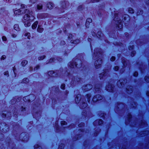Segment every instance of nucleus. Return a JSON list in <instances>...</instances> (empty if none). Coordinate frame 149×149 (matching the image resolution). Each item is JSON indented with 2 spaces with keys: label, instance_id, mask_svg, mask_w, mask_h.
Segmentation results:
<instances>
[{
  "label": "nucleus",
  "instance_id": "obj_1",
  "mask_svg": "<svg viewBox=\"0 0 149 149\" xmlns=\"http://www.w3.org/2000/svg\"><path fill=\"white\" fill-rule=\"evenodd\" d=\"M27 6L24 4L21 5V8L22 11H23L25 14L23 18L24 20V23L26 27L29 26L31 24V22L35 19L34 16L33 15V13L32 11L26 8Z\"/></svg>",
  "mask_w": 149,
  "mask_h": 149
},
{
  "label": "nucleus",
  "instance_id": "obj_2",
  "mask_svg": "<svg viewBox=\"0 0 149 149\" xmlns=\"http://www.w3.org/2000/svg\"><path fill=\"white\" fill-rule=\"evenodd\" d=\"M32 114L33 118L38 121L41 116L42 110L40 109L41 104L39 100H36L32 103Z\"/></svg>",
  "mask_w": 149,
  "mask_h": 149
},
{
  "label": "nucleus",
  "instance_id": "obj_3",
  "mask_svg": "<svg viewBox=\"0 0 149 149\" xmlns=\"http://www.w3.org/2000/svg\"><path fill=\"white\" fill-rule=\"evenodd\" d=\"M102 50L100 48L96 47L94 49L93 59L94 60H95L94 63V65L96 69L99 68L101 66L102 60L100 58V55L102 54Z\"/></svg>",
  "mask_w": 149,
  "mask_h": 149
},
{
  "label": "nucleus",
  "instance_id": "obj_4",
  "mask_svg": "<svg viewBox=\"0 0 149 149\" xmlns=\"http://www.w3.org/2000/svg\"><path fill=\"white\" fill-rule=\"evenodd\" d=\"M10 130L9 125L5 122H2L0 123V141H3L4 139V134H6Z\"/></svg>",
  "mask_w": 149,
  "mask_h": 149
},
{
  "label": "nucleus",
  "instance_id": "obj_5",
  "mask_svg": "<svg viewBox=\"0 0 149 149\" xmlns=\"http://www.w3.org/2000/svg\"><path fill=\"white\" fill-rule=\"evenodd\" d=\"M79 60L80 62L78 65V67L77 66V63L74 61H70L68 64V66L72 69H74L75 67L77 70H81V69L83 66V64L81 59L78 58L77 60Z\"/></svg>",
  "mask_w": 149,
  "mask_h": 149
},
{
  "label": "nucleus",
  "instance_id": "obj_6",
  "mask_svg": "<svg viewBox=\"0 0 149 149\" xmlns=\"http://www.w3.org/2000/svg\"><path fill=\"white\" fill-rule=\"evenodd\" d=\"M69 3L64 0L61 1L60 2L61 7L59 8L56 7L55 8L56 10H57L59 13H63L65 10L66 9L67 7L69 6Z\"/></svg>",
  "mask_w": 149,
  "mask_h": 149
},
{
  "label": "nucleus",
  "instance_id": "obj_7",
  "mask_svg": "<svg viewBox=\"0 0 149 149\" xmlns=\"http://www.w3.org/2000/svg\"><path fill=\"white\" fill-rule=\"evenodd\" d=\"M119 17L118 13H115L114 14L113 20L117 21V23L116 24V28L119 31H121L123 28L122 21L120 20H118Z\"/></svg>",
  "mask_w": 149,
  "mask_h": 149
},
{
  "label": "nucleus",
  "instance_id": "obj_8",
  "mask_svg": "<svg viewBox=\"0 0 149 149\" xmlns=\"http://www.w3.org/2000/svg\"><path fill=\"white\" fill-rule=\"evenodd\" d=\"M81 80V78L79 77L77 75L73 76L71 78V80L70 82V87L73 88L78 84H79Z\"/></svg>",
  "mask_w": 149,
  "mask_h": 149
},
{
  "label": "nucleus",
  "instance_id": "obj_9",
  "mask_svg": "<svg viewBox=\"0 0 149 149\" xmlns=\"http://www.w3.org/2000/svg\"><path fill=\"white\" fill-rule=\"evenodd\" d=\"M11 124L13 129V131H12V135L16 137L17 134V130L19 128L20 125L17 123L14 122H12Z\"/></svg>",
  "mask_w": 149,
  "mask_h": 149
},
{
  "label": "nucleus",
  "instance_id": "obj_10",
  "mask_svg": "<svg viewBox=\"0 0 149 149\" xmlns=\"http://www.w3.org/2000/svg\"><path fill=\"white\" fill-rule=\"evenodd\" d=\"M19 139L23 142H27L29 140V136L26 132H22L19 135Z\"/></svg>",
  "mask_w": 149,
  "mask_h": 149
},
{
  "label": "nucleus",
  "instance_id": "obj_11",
  "mask_svg": "<svg viewBox=\"0 0 149 149\" xmlns=\"http://www.w3.org/2000/svg\"><path fill=\"white\" fill-rule=\"evenodd\" d=\"M115 86L112 83L109 82L105 86V90L109 92L113 93L114 92Z\"/></svg>",
  "mask_w": 149,
  "mask_h": 149
},
{
  "label": "nucleus",
  "instance_id": "obj_12",
  "mask_svg": "<svg viewBox=\"0 0 149 149\" xmlns=\"http://www.w3.org/2000/svg\"><path fill=\"white\" fill-rule=\"evenodd\" d=\"M35 98L36 97L34 95H31L24 97L23 98V100L25 102L30 103L34 101Z\"/></svg>",
  "mask_w": 149,
  "mask_h": 149
},
{
  "label": "nucleus",
  "instance_id": "obj_13",
  "mask_svg": "<svg viewBox=\"0 0 149 149\" xmlns=\"http://www.w3.org/2000/svg\"><path fill=\"white\" fill-rule=\"evenodd\" d=\"M16 96L14 97L10 100V103L11 105H14L15 104H17L19 102H20L22 99V97H19L17 98Z\"/></svg>",
  "mask_w": 149,
  "mask_h": 149
},
{
  "label": "nucleus",
  "instance_id": "obj_14",
  "mask_svg": "<svg viewBox=\"0 0 149 149\" xmlns=\"http://www.w3.org/2000/svg\"><path fill=\"white\" fill-rule=\"evenodd\" d=\"M123 22L125 26H127L130 23V18L129 16L127 14L124 15L122 17Z\"/></svg>",
  "mask_w": 149,
  "mask_h": 149
},
{
  "label": "nucleus",
  "instance_id": "obj_15",
  "mask_svg": "<svg viewBox=\"0 0 149 149\" xmlns=\"http://www.w3.org/2000/svg\"><path fill=\"white\" fill-rule=\"evenodd\" d=\"M103 98L102 95L100 94H97L93 96L92 99V101L93 103H96L102 100Z\"/></svg>",
  "mask_w": 149,
  "mask_h": 149
},
{
  "label": "nucleus",
  "instance_id": "obj_16",
  "mask_svg": "<svg viewBox=\"0 0 149 149\" xmlns=\"http://www.w3.org/2000/svg\"><path fill=\"white\" fill-rule=\"evenodd\" d=\"M83 90L85 92L90 90L92 88L93 86L91 84H87L83 86Z\"/></svg>",
  "mask_w": 149,
  "mask_h": 149
},
{
  "label": "nucleus",
  "instance_id": "obj_17",
  "mask_svg": "<svg viewBox=\"0 0 149 149\" xmlns=\"http://www.w3.org/2000/svg\"><path fill=\"white\" fill-rule=\"evenodd\" d=\"M117 105L116 106L117 109L118 110H120L122 109L123 107L125 106V104L121 102H117Z\"/></svg>",
  "mask_w": 149,
  "mask_h": 149
},
{
  "label": "nucleus",
  "instance_id": "obj_18",
  "mask_svg": "<svg viewBox=\"0 0 149 149\" xmlns=\"http://www.w3.org/2000/svg\"><path fill=\"white\" fill-rule=\"evenodd\" d=\"M101 84L100 83H96L94 86V89L95 91L97 92H99L101 90Z\"/></svg>",
  "mask_w": 149,
  "mask_h": 149
},
{
  "label": "nucleus",
  "instance_id": "obj_19",
  "mask_svg": "<svg viewBox=\"0 0 149 149\" xmlns=\"http://www.w3.org/2000/svg\"><path fill=\"white\" fill-rule=\"evenodd\" d=\"M33 127L34 124L33 121H31L28 122L26 126L27 129L29 131L31 130Z\"/></svg>",
  "mask_w": 149,
  "mask_h": 149
},
{
  "label": "nucleus",
  "instance_id": "obj_20",
  "mask_svg": "<svg viewBox=\"0 0 149 149\" xmlns=\"http://www.w3.org/2000/svg\"><path fill=\"white\" fill-rule=\"evenodd\" d=\"M81 95L80 94H78L76 95L75 97V102L77 104H78L81 100Z\"/></svg>",
  "mask_w": 149,
  "mask_h": 149
},
{
  "label": "nucleus",
  "instance_id": "obj_21",
  "mask_svg": "<svg viewBox=\"0 0 149 149\" xmlns=\"http://www.w3.org/2000/svg\"><path fill=\"white\" fill-rule=\"evenodd\" d=\"M87 104L86 102L82 101V102L80 103L79 107L81 109L83 110L87 107Z\"/></svg>",
  "mask_w": 149,
  "mask_h": 149
},
{
  "label": "nucleus",
  "instance_id": "obj_22",
  "mask_svg": "<svg viewBox=\"0 0 149 149\" xmlns=\"http://www.w3.org/2000/svg\"><path fill=\"white\" fill-rule=\"evenodd\" d=\"M126 91L128 94H130L133 91V88L132 86L130 85L128 86V88H126Z\"/></svg>",
  "mask_w": 149,
  "mask_h": 149
},
{
  "label": "nucleus",
  "instance_id": "obj_23",
  "mask_svg": "<svg viewBox=\"0 0 149 149\" xmlns=\"http://www.w3.org/2000/svg\"><path fill=\"white\" fill-rule=\"evenodd\" d=\"M92 19L91 18H88L86 19L85 24V27L86 28H89L90 24L92 22Z\"/></svg>",
  "mask_w": 149,
  "mask_h": 149
},
{
  "label": "nucleus",
  "instance_id": "obj_24",
  "mask_svg": "<svg viewBox=\"0 0 149 149\" xmlns=\"http://www.w3.org/2000/svg\"><path fill=\"white\" fill-rule=\"evenodd\" d=\"M54 4L51 2H47L46 4V7L47 8L50 10L52 9L54 7Z\"/></svg>",
  "mask_w": 149,
  "mask_h": 149
},
{
  "label": "nucleus",
  "instance_id": "obj_25",
  "mask_svg": "<svg viewBox=\"0 0 149 149\" xmlns=\"http://www.w3.org/2000/svg\"><path fill=\"white\" fill-rule=\"evenodd\" d=\"M70 42L75 46L78 44L80 42V40L79 39H77L74 40H71L70 41Z\"/></svg>",
  "mask_w": 149,
  "mask_h": 149
},
{
  "label": "nucleus",
  "instance_id": "obj_26",
  "mask_svg": "<svg viewBox=\"0 0 149 149\" xmlns=\"http://www.w3.org/2000/svg\"><path fill=\"white\" fill-rule=\"evenodd\" d=\"M96 36L99 39L101 40L102 39L104 34L101 31H97L96 34Z\"/></svg>",
  "mask_w": 149,
  "mask_h": 149
},
{
  "label": "nucleus",
  "instance_id": "obj_27",
  "mask_svg": "<svg viewBox=\"0 0 149 149\" xmlns=\"http://www.w3.org/2000/svg\"><path fill=\"white\" fill-rule=\"evenodd\" d=\"M13 10L14 12V14L15 16H18L21 14L22 10H21L20 8L16 10L13 9Z\"/></svg>",
  "mask_w": 149,
  "mask_h": 149
},
{
  "label": "nucleus",
  "instance_id": "obj_28",
  "mask_svg": "<svg viewBox=\"0 0 149 149\" xmlns=\"http://www.w3.org/2000/svg\"><path fill=\"white\" fill-rule=\"evenodd\" d=\"M13 116L14 119H17L19 113L17 110H13Z\"/></svg>",
  "mask_w": 149,
  "mask_h": 149
},
{
  "label": "nucleus",
  "instance_id": "obj_29",
  "mask_svg": "<svg viewBox=\"0 0 149 149\" xmlns=\"http://www.w3.org/2000/svg\"><path fill=\"white\" fill-rule=\"evenodd\" d=\"M101 112V111H100V112L98 113V116L100 118L104 119L105 118V116H107V113L105 112L102 113Z\"/></svg>",
  "mask_w": 149,
  "mask_h": 149
},
{
  "label": "nucleus",
  "instance_id": "obj_30",
  "mask_svg": "<svg viewBox=\"0 0 149 149\" xmlns=\"http://www.w3.org/2000/svg\"><path fill=\"white\" fill-rule=\"evenodd\" d=\"M7 117L6 119L10 120L11 119L12 117V114L11 112L9 111H8L7 112Z\"/></svg>",
  "mask_w": 149,
  "mask_h": 149
},
{
  "label": "nucleus",
  "instance_id": "obj_31",
  "mask_svg": "<svg viewBox=\"0 0 149 149\" xmlns=\"http://www.w3.org/2000/svg\"><path fill=\"white\" fill-rule=\"evenodd\" d=\"M81 134H77L75 136L73 137V139L74 141H77L81 139Z\"/></svg>",
  "mask_w": 149,
  "mask_h": 149
},
{
  "label": "nucleus",
  "instance_id": "obj_32",
  "mask_svg": "<svg viewBox=\"0 0 149 149\" xmlns=\"http://www.w3.org/2000/svg\"><path fill=\"white\" fill-rule=\"evenodd\" d=\"M127 118V121L129 123L130 122L132 121V116L131 113L130 112L128 113Z\"/></svg>",
  "mask_w": 149,
  "mask_h": 149
},
{
  "label": "nucleus",
  "instance_id": "obj_33",
  "mask_svg": "<svg viewBox=\"0 0 149 149\" xmlns=\"http://www.w3.org/2000/svg\"><path fill=\"white\" fill-rule=\"evenodd\" d=\"M20 112L22 113H24L26 111V107L23 106L20 107L19 109Z\"/></svg>",
  "mask_w": 149,
  "mask_h": 149
},
{
  "label": "nucleus",
  "instance_id": "obj_34",
  "mask_svg": "<svg viewBox=\"0 0 149 149\" xmlns=\"http://www.w3.org/2000/svg\"><path fill=\"white\" fill-rule=\"evenodd\" d=\"M113 44L115 46H116L119 47H121L123 45V43L122 42H113Z\"/></svg>",
  "mask_w": 149,
  "mask_h": 149
},
{
  "label": "nucleus",
  "instance_id": "obj_35",
  "mask_svg": "<svg viewBox=\"0 0 149 149\" xmlns=\"http://www.w3.org/2000/svg\"><path fill=\"white\" fill-rule=\"evenodd\" d=\"M121 62L124 67H126L127 65L126 60L125 58H121Z\"/></svg>",
  "mask_w": 149,
  "mask_h": 149
},
{
  "label": "nucleus",
  "instance_id": "obj_36",
  "mask_svg": "<svg viewBox=\"0 0 149 149\" xmlns=\"http://www.w3.org/2000/svg\"><path fill=\"white\" fill-rule=\"evenodd\" d=\"M37 31L39 33H42L44 31V29L42 27H41L40 25H38Z\"/></svg>",
  "mask_w": 149,
  "mask_h": 149
},
{
  "label": "nucleus",
  "instance_id": "obj_37",
  "mask_svg": "<svg viewBox=\"0 0 149 149\" xmlns=\"http://www.w3.org/2000/svg\"><path fill=\"white\" fill-rule=\"evenodd\" d=\"M54 128L57 132H59L61 131L60 128L57 123H55Z\"/></svg>",
  "mask_w": 149,
  "mask_h": 149
},
{
  "label": "nucleus",
  "instance_id": "obj_38",
  "mask_svg": "<svg viewBox=\"0 0 149 149\" xmlns=\"http://www.w3.org/2000/svg\"><path fill=\"white\" fill-rule=\"evenodd\" d=\"M47 14L44 13H42L40 14L37 15L38 17H39L40 18L43 19L45 18V17H46Z\"/></svg>",
  "mask_w": 149,
  "mask_h": 149
},
{
  "label": "nucleus",
  "instance_id": "obj_39",
  "mask_svg": "<svg viewBox=\"0 0 149 149\" xmlns=\"http://www.w3.org/2000/svg\"><path fill=\"white\" fill-rule=\"evenodd\" d=\"M29 79L28 78H24L23 79L21 83L25 84H28L29 83Z\"/></svg>",
  "mask_w": 149,
  "mask_h": 149
},
{
  "label": "nucleus",
  "instance_id": "obj_40",
  "mask_svg": "<svg viewBox=\"0 0 149 149\" xmlns=\"http://www.w3.org/2000/svg\"><path fill=\"white\" fill-rule=\"evenodd\" d=\"M38 24V22L37 21L35 22L32 24L31 26L32 28L33 29H36Z\"/></svg>",
  "mask_w": 149,
  "mask_h": 149
},
{
  "label": "nucleus",
  "instance_id": "obj_41",
  "mask_svg": "<svg viewBox=\"0 0 149 149\" xmlns=\"http://www.w3.org/2000/svg\"><path fill=\"white\" fill-rule=\"evenodd\" d=\"M86 96L87 99V101L88 103H90L91 97V94L90 93H88L86 94Z\"/></svg>",
  "mask_w": 149,
  "mask_h": 149
},
{
  "label": "nucleus",
  "instance_id": "obj_42",
  "mask_svg": "<svg viewBox=\"0 0 149 149\" xmlns=\"http://www.w3.org/2000/svg\"><path fill=\"white\" fill-rule=\"evenodd\" d=\"M14 29L17 31H19L20 30V29L19 27V25L17 24H15L13 26Z\"/></svg>",
  "mask_w": 149,
  "mask_h": 149
},
{
  "label": "nucleus",
  "instance_id": "obj_43",
  "mask_svg": "<svg viewBox=\"0 0 149 149\" xmlns=\"http://www.w3.org/2000/svg\"><path fill=\"white\" fill-rule=\"evenodd\" d=\"M88 42H89V45H90V49H91V52H92L93 51V47H92V44L91 43V41H92V39L91 38H88Z\"/></svg>",
  "mask_w": 149,
  "mask_h": 149
},
{
  "label": "nucleus",
  "instance_id": "obj_44",
  "mask_svg": "<svg viewBox=\"0 0 149 149\" xmlns=\"http://www.w3.org/2000/svg\"><path fill=\"white\" fill-rule=\"evenodd\" d=\"M48 75L50 77H54V76H52L53 74H54L55 73V72L53 70H50L47 72Z\"/></svg>",
  "mask_w": 149,
  "mask_h": 149
},
{
  "label": "nucleus",
  "instance_id": "obj_45",
  "mask_svg": "<svg viewBox=\"0 0 149 149\" xmlns=\"http://www.w3.org/2000/svg\"><path fill=\"white\" fill-rule=\"evenodd\" d=\"M106 76L103 72H101L99 74V77L100 80L103 79L104 77Z\"/></svg>",
  "mask_w": 149,
  "mask_h": 149
},
{
  "label": "nucleus",
  "instance_id": "obj_46",
  "mask_svg": "<svg viewBox=\"0 0 149 149\" xmlns=\"http://www.w3.org/2000/svg\"><path fill=\"white\" fill-rule=\"evenodd\" d=\"M55 60V58L53 57H51L49 59L48 62L46 63V64H47L48 63L54 62Z\"/></svg>",
  "mask_w": 149,
  "mask_h": 149
},
{
  "label": "nucleus",
  "instance_id": "obj_47",
  "mask_svg": "<svg viewBox=\"0 0 149 149\" xmlns=\"http://www.w3.org/2000/svg\"><path fill=\"white\" fill-rule=\"evenodd\" d=\"M33 147L34 149H42L41 146L39 144L35 145Z\"/></svg>",
  "mask_w": 149,
  "mask_h": 149
},
{
  "label": "nucleus",
  "instance_id": "obj_48",
  "mask_svg": "<svg viewBox=\"0 0 149 149\" xmlns=\"http://www.w3.org/2000/svg\"><path fill=\"white\" fill-rule=\"evenodd\" d=\"M143 13V11L141 9H140L138 10L136 13L137 16H138L140 15H142Z\"/></svg>",
  "mask_w": 149,
  "mask_h": 149
},
{
  "label": "nucleus",
  "instance_id": "obj_49",
  "mask_svg": "<svg viewBox=\"0 0 149 149\" xmlns=\"http://www.w3.org/2000/svg\"><path fill=\"white\" fill-rule=\"evenodd\" d=\"M25 37H27V38L29 40H30L31 38V35L30 33L27 32L25 33L24 35Z\"/></svg>",
  "mask_w": 149,
  "mask_h": 149
},
{
  "label": "nucleus",
  "instance_id": "obj_50",
  "mask_svg": "<svg viewBox=\"0 0 149 149\" xmlns=\"http://www.w3.org/2000/svg\"><path fill=\"white\" fill-rule=\"evenodd\" d=\"M27 63L28 61L25 60H23L21 63V65L23 67L25 66Z\"/></svg>",
  "mask_w": 149,
  "mask_h": 149
},
{
  "label": "nucleus",
  "instance_id": "obj_51",
  "mask_svg": "<svg viewBox=\"0 0 149 149\" xmlns=\"http://www.w3.org/2000/svg\"><path fill=\"white\" fill-rule=\"evenodd\" d=\"M43 5L42 4H37V9H36L38 10H39L42 9L43 8Z\"/></svg>",
  "mask_w": 149,
  "mask_h": 149
},
{
  "label": "nucleus",
  "instance_id": "obj_52",
  "mask_svg": "<svg viewBox=\"0 0 149 149\" xmlns=\"http://www.w3.org/2000/svg\"><path fill=\"white\" fill-rule=\"evenodd\" d=\"M65 144L63 143H61L58 146V149H64Z\"/></svg>",
  "mask_w": 149,
  "mask_h": 149
},
{
  "label": "nucleus",
  "instance_id": "obj_53",
  "mask_svg": "<svg viewBox=\"0 0 149 149\" xmlns=\"http://www.w3.org/2000/svg\"><path fill=\"white\" fill-rule=\"evenodd\" d=\"M128 12L130 14H133L134 13V11L133 9L131 7L128 8Z\"/></svg>",
  "mask_w": 149,
  "mask_h": 149
},
{
  "label": "nucleus",
  "instance_id": "obj_54",
  "mask_svg": "<svg viewBox=\"0 0 149 149\" xmlns=\"http://www.w3.org/2000/svg\"><path fill=\"white\" fill-rule=\"evenodd\" d=\"M74 124H71L69 125L66 126V127H63V129H65V128H68L70 127L71 128H72L74 126Z\"/></svg>",
  "mask_w": 149,
  "mask_h": 149
},
{
  "label": "nucleus",
  "instance_id": "obj_55",
  "mask_svg": "<svg viewBox=\"0 0 149 149\" xmlns=\"http://www.w3.org/2000/svg\"><path fill=\"white\" fill-rule=\"evenodd\" d=\"M85 124L84 123L81 122L78 125V126L79 128L84 127H85Z\"/></svg>",
  "mask_w": 149,
  "mask_h": 149
},
{
  "label": "nucleus",
  "instance_id": "obj_56",
  "mask_svg": "<svg viewBox=\"0 0 149 149\" xmlns=\"http://www.w3.org/2000/svg\"><path fill=\"white\" fill-rule=\"evenodd\" d=\"M144 80L147 83H149V76H145L144 77Z\"/></svg>",
  "mask_w": 149,
  "mask_h": 149
},
{
  "label": "nucleus",
  "instance_id": "obj_57",
  "mask_svg": "<svg viewBox=\"0 0 149 149\" xmlns=\"http://www.w3.org/2000/svg\"><path fill=\"white\" fill-rule=\"evenodd\" d=\"M103 121L101 119H98V125L99 126L102 125L103 124Z\"/></svg>",
  "mask_w": 149,
  "mask_h": 149
},
{
  "label": "nucleus",
  "instance_id": "obj_58",
  "mask_svg": "<svg viewBox=\"0 0 149 149\" xmlns=\"http://www.w3.org/2000/svg\"><path fill=\"white\" fill-rule=\"evenodd\" d=\"M136 53V52L135 50H132L130 53V55L131 57H133L135 56Z\"/></svg>",
  "mask_w": 149,
  "mask_h": 149
},
{
  "label": "nucleus",
  "instance_id": "obj_59",
  "mask_svg": "<svg viewBox=\"0 0 149 149\" xmlns=\"http://www.w3.org/2000/svg\"><path fill=\"white\" fill-rule=\"evenodd\" d=\"M134 45H129L128 47V49L129 50H133L134 49Z\"/></svg>",
  "mask_w": 149,
  "mask_h": 149
},
{
  "label": "nucleus",
  "instance_id": "obj_60",
  "mask_svg": "<svg viewBox=\"0 0 149 149\" xmlns=\"http://www.w3.org/2000/svg\"><path fill=\"white\" fill-rule=\"evenodd\" d=\"M65 85L64 83H62L60 86V88L61 89L64 90L65 89Z\"/></svg>",
  "mask_w": 149,
  "mask_h": 149
},
{
  "label": "nucleus",
  "instance_id": "obj_61",
  "mask_svg": "<svg viewBox=\"0 0 149 149\" xmlns=\"http://www.w3.org/2000/svg\"><path fill=\"white\" fill-rule=\"evenodd\" d=\"M46 57V56L45 55L40 56L38 57V59L40 61L44 59Z\"/></svg>",
  "mask_w": 149,
  "mask_h": 149
},
{
  "label": "nucleus",
  "instance_id": "obj_62",
  "mask_svg": "<svg viewBox=\"0 0 149 149\" xmlns=\"http://www.w3.org/2000/svg\"><path fill=\"white\" fill-rule=\"evenodd\" d=\"M61 125V126L64 125H66L67 124V123L65 120H62L60 122Z\"/></svg>",
  "mask_w": 149,
  "mask_h": 149
},
{
  "label": "nucleus",
  "instance_id": "obj_63",
  "mask_svg": "<svg viewBox=\"0 0 149 149\" xmlns=\"http://www.w3.org/2000/svg\"><path fill=\"white\" fill-rule=\"evenodd\" d=\"M68 39L69 40H71L73 38V36L72 34L71 33H68Z\"/></svg>",
  "mask_w": 149,
  "mask_h": 149
},
{
  "label": "nucleus",
  "instance_id": "obj_64",
  "mask_svg": "<svg viewBox=\"0 0 149 149\" xmlns=\"http://www.w3.org/2000/svg\"><path fill=\"white\" fill-rule=\"evenodd\" d=\"M108 70L107 69H105L103 70V73H104L106 76L108 74Z\"/></svg>",
  "mask_w": 149,
  "mask_h": 149
}]
</instances>
